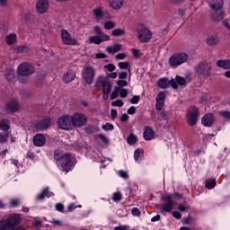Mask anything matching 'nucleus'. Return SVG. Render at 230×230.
I'll list each match as a JSON object with an SVG mask.
<instances>
[{"instance_id":"9b49d317","label":"nucleus","mask_w":230,"mask_h":230,"mask_svg":"<svg viewBox=\"0 0 230 230\" xmlns=\"http://www.w3.org/2000/svg\"><path fill=\"white\" fill-rule=\"evenodd\" d=\"M96 75V72L94 71V67L93 66H84L83 68V80H84L85 84L91 85L93 82H94V76Z\"/></svg>"},{"instance_id":"4be33fe9","label":"nucleus","mask_w":230,"mask_h":230,"mask_svg":"<svg viewBox=\"0 0 230 230\" xmlns=\"http://www.w3.org/2000/svg\"><path fill=\"white\" fill-rule=\"evenodd\" d=\"M32 141L34 146H44V145H46V137L42 134H36Z\"/></svg>"},{"instance_id":"de8ad7c7","label":"nucleus","mask_w":230,"mask_h":230,"mask_svg":"<svg viewBox=\"0 0 230 230\" xmlns=\"http://www.w3.org/2000/svg\"><path fill=\"white\" fill-rule=\"evenodd\" d=\"M118 66L119 69H128L130 67V63L128 62H119Z\"/></svg>"},{"instance_id":"39448f33","label":"nucleus","mask_w":230,"mask_h":230,"mask_svg":"<svg viewBox=\"0 0 230 230\" xmlns=\"http://www.w3.org/2000/svg\"><path fill=\"white\" fill-rule=\"evenodd\" d=\"M188 60V54L184 52L175 53L169 58V64L171 67H179V66H182Z\"/></svg>"},{"instance_id":"7ed1b4c3","label":"nucleus","mask_w":230,"mask_h":230,"mask_svg":"<svg viewBox=\"0 0 230 230\" xmlns=\"http://www.w3.org/2000/svg\"><path fill=\"white\" fill-rule=\"evenodd\" d=\"M193 69L196 75L202 78H208L211 75V65L206 60L199 61L194 66Z\"/></svg>"},{"instance_id":"f03ea898","label":"nucleus","mask_w":230,"mask_h":230,"mask_svg":"<svg viewBox=\"0 0 230 230\" xmlns=\"http://www.w3.org/2000/svg\"><path fill=\"white\" fill-rule=\"evenodd\" d=\"M208 5L212 21L218 22L224 19V0H208Z\"/></svg>"},{"instance_id":"5701e85b","label":"nucleus","mask_w":230,"mask_h":230,"mask_svg":"<svg viewBox=\"0 0 230 230\" xmlns=\"http://www.w3.org/2000/svg\"><path fill=\"white\" fill-rule=\"evenodd\" d=\"M174 82L177 84V85H180L181 87H186L190 82H191V77H187L185 79L184 77L177 75L174 78Z\"/></svg>"},{"instance_id":"e2e57ef3","label":"nucleus","mask_w":230,"mask_h":230,"mask_svg":"<svg viewBox=\"0 0 230 230\" xmlns=\"http://www.w3.org/2000/svg\"><path fill=\"white\" fill-rule=\"evenodd\" d=\"M129 118L130 117L127 113H123L120 117L121 123H125V122L128 121Z\"/></svg>"},{"instance_id":"4c0bfd02","label":"nucleus","mask_w":230,"mask_h":230,"mask_svg":"<svg viewBox=\"0 0 230 230\" xmlns=\"http://www.w3.org/2000/svg\"><path fill=\"white\" fill-rule=\"evenodd\" d=\"M93 15L96 19H103V11H102V8H95L93 9Z\"/></svg>"},{"instance_id":"dca6fc26","label":"nucleus","mask_w":230,"mask_h":230,"mask_svg":"<svg viewBox=\"0 0 230 230\" xmlns=\"http://www.w3.org/2000/svg\"><path fill=\"white\" fill-rule=\"evenodd\" d=\"M137 39L140 42H143V43L150 42V40L152 39V31L150 30L138 31Z\"/></svg>"},{"instance_id":"6ab92c4d","label":"nucleus","mask_w":230,"mask_h":230,"mask_svg":"<svg viewBox=\"0 0 230 230\" xmlns=\"http://www.w3.org/2000/svg\"><path fill=\"white\" fill-rule=\"evenodd\" d=\"M201 123L204 127H213L215 123V115L213 113H207L201 119Z\"/></svg>"},{"instance_id":"603ef678","label":"nucleus","mask_w":230,"mask_h":230,"mask_svg":"<svg viewBox=\"0 0 230 230\" xmlns=\"http://www.w3.org/2000/svg\"><path fill=\"white\" fill-rule=\"evenodd\" d=\"M104 69H107L110 73H112V71H116V66L114 64H108L104 66Z\"/></svg>"},{"instance_id":"aec40b11","label":"nucleus","mask_w":230,"mask_h":230,"mask_svg":"<svg viewBox=\"0 0 230 230\" xmlns=\"http://www.w3.org/2000/svg\"><path fill=\"white\" fill-rule=\"evenodd\" d=\"M143 137L146 141H152V139L155 137V132L154 131V128H152L150 126H146L144 128Z\"/></svg>"},{"instance_id":"8fccbe9b","label":"nucleus","mask_w":230,"mask_h":230,"mask_svg":"<svg viewBox=\"0 0 230 230\" xmlns=\"http://www.w3.org/2000/svg\"><path fill=\"white\" fill-rule=\"evenodd\" d=\"M5 78L8 82H13V80H15V75L12 72H7L5 74Z\"/></svg>"},{"instance_id":"cd10ccee","label":"nucleus","mask_w":230,"mask_h":230,"mask_svg":"<svg viewBox=\"0 0 230 230\" xmlns=\"http://www.w3.org/2000/svg\"><path fill=\"white\" fill-rule=\"evenodd\" d=\"M5 42L8 46H13L17 42V34L10 33L9 35L5 36Z\"/></svg>"},{"instance_id":"2f4dec72","label":"nucleus","mask_w":230,"mask_h":230,"mask_svg":"<svg viewBox=\"0 0 230 230\" xmlns=\"http://www.w3.org/2000/svg\"><path fill=\"white\" fill-rule=\"evenodd\" d=\"M206 43L208 46H216V44H218V36H208L206 40Z\"/></svg>"},{"instance_id":"0eeeda50","label":"nucleus","mask_w":230,"mask_h":230,"mask_svg":"<svg viewBox=\"0 0 230 230\" xmlns=\"http://www.w3.org/2000/svg\"><path fill=\"white\" fill-rule=\"evenodd\" d=\"M33 73H35V66L28 62L22 63L17 67V74L20 76H30Z\"/></svg>"},{"instance_id":"b1692460","label":"nucleus","mask_w":230,"mask_h":230,"mask_svg":"<svg viewBox=\"0 0 230 230\" xmlns=\"http://www.w3.org/2000/svg\"><path fill=\"white\" fill-rule=\"evenodd\" d=\"M108 82L109 80H107L105 75H99L95 81L94 87L100 89V87H104Z\"/></svg>"},{"instance_id":"c03bdc74","label":"nucleus","mask_w":230,"mask_h":230,"mask_svg":"<svg viewBox=\"0 0 230 230\" xmlns=\"http://www.w3.org/2000/svg\"><path fill=\"white\" fill-rule=\"evenodd\" d=\"M85 132L86 134H94V132H96V127L93 125H88L85 128Z\"/></svg>"},{"instance_id":"a878e982","label":"nucleus","mask_w":230,"mask_h":230,"mask_svg":"<svg viewBox=\"0 0 230 230\" xmlns=\"http://www.w3.org/2000/svg\"><path fill=\"white\" fill-rule=\"evenodd\" d=\"M76 78V74L73 70H69L66 74L64 75L63 80L66 84L73 82Z\"/></svg>"},{"instance_id":"052dcab7","label":"nucleus","mask_w":230,"mask_h":230,"mask_svg":"<svg viewBox=\"0 0 230 230\" xmlns=\"http://www.w3.org/2000/svg\"><path fill=\"white\" fill-rule=\"evenodd\" d=\"M115 58H117V60H125V58H127V54L119 53L115 56Z\"/></svg>"},{"instance_id":"412c9836","label":"nucleus","mask_w":230,"mask_h":230,"mask_svg":"<svg viewBox=\"0 0 230 230\" xmlns=\"http://www.w3.org/2000/svg\"><path fill=\"white\" fill-rule=\"evenodd\" d=\"M50 199V197H55V193L49 190V187H45L40 194L36 197V200H44V199Z\"/></svg>"},{"instance_id":"f3484780","label":"nucleus","mask_w":230,"mask_h":230,"mask_svg":"<svg viewBox=\"0 0 230 230\" xmlns=\"http://www.w3.org/2000/svg\"><path fill=\"white\" fill-rule=\"evenodd\" d=\"M49 9V0H38L36 3V10L38 13H46Z\"/></svg>"},{"instance_id":"c9c22d12","label":"nucleus","mask_w":230,"mask_h":230,"mask_svg":"<svg viewBox=\"0 0 230 230\" xmlns=\"http://www.w3.org/2000/svg\"><path fill=\"white\" fill-rule=\"evenodd\" d=\"M8 132H0V144L1 145H4V143H6V141H8Z\"/></svg>"},{"instance_id":"a18cd8bd","label":"nucleus","mask_w":230,"mask_h":230,"mask_svg":"<svg viewBox=\"0 0 230 230\" xmlns=\"http://www.w3.org/2000/svg\"><path fill=\"white\" fill-rule=\"evenodd\" d=\"M116 26V24L111 21H107L104 23V30H112L114 27Z\"/></svg>"},{"instance_id":"338daca9","label":"nucleus","mask_w":230,"mask_h":230,"mask_svg":"<svg viewBox=\"0 0 230 230\" xmlns=\"http://www.w3.org/2000/svg\"><path fill=\"white\" fill-rule=\"evenodd\" d=\"M172 217L174 218H177V220H181V218H182V215L179 211H173L172 212Z\"/></svg>"},{"instance_id":"13d9d810","label":"nucleus","mask_w":230,"mask_h":230,"mask_svg":"<svg viewBox=\"0 0 230 230\" xmlns=\"http://www.w3.org/2000/svg\"><path fill=\"white\" fill-rule=\"evenodd\" d=\"M117 85H119V87H127V85H128V82L125 81V80H119L117 82Z\"/></svg>"},{"instance_id":"f8f14e48","label":"nucleus","mask_w":230,"mask_h":230,"mask_svg":"<svg viewBox=\"0 0 230 230\" xmlns=\"http://www.w3.org/2000/svg\"><path fill=\"white\" fill-rule=\"evenodd\" d=\"M156 85L159 87V89H168L170 85L172 87V89H179V85L173 78L171 80H168L166 77L159 78L156 82Z\"/></svg>"},{"instance_id":"69168bd1","label":"nucleus","mask_w":230,"mask_h":230,"mask_svg":"<svg viewBox=\"0 0 230 230\" xmlns=\"http://www.w3.org/2000/svg\"><path fill=\"white\" fill-rule=\"evenodd\" d=\"M131 52H132L134 58H139V49H131Z\"/></svg>"},{"instance_id":"423d86ee","label":"nucleus","mask_w":230,"mask_h":230,"mask_svg":"<svg viewBox=\"0 0 230 230\" xmlns=\"http://www.w3.org/2000/svg\"><path fill=\"white\" fill-rule=\"evenodd\" d=\"M199 108L197 106H191L190 108H189L188 111H187V123L190 126V127H195V125H197V121L199 119Z\"/></svg>"},{"instance_id":"c85d7f7f","label":"nucleus","mask_w":230,"mask_h":230,"mask_svg":"<svg viewBox=\"0 0 230 230\" xmlns=\"http://www.w3.org/2000/svg\"><path fill=\"white\" fill-rule=\"evenodd\" d=\"M217 66L222 69H230V59H219L217 61Z\"/></svg>"},{"instance_id":"9d476101","label":"nucleus","mask_w":230,"mask_h":230,"mask_svg":"<svg viewBox=\"0 0 230 230\" xmlns=\"http://www.w3.org/2000/svg\"><path fill=\"white\" fill-rule=\"evenodd\" d=\"M96 33H97V35L91 36L89 38L90 44H96L97 46H100V44H102V42L111 40V37L109 35L103 33L102 31L97 30Z\"/></svg>"},{"instance_id":"774afa93","label":"nucleus","mask_w":230,"mask_h":230,"mask_svg":"<svg viewBox=\"0 0 230 230\" xmlns=\"http://www.w3.org/2000/svg\"><path fill=\"white\" fill-rule=\"evenodd\" d=\"M128 225H124V226H115L114 230H128Z\"/></svg>"},{"instance_id":"ddd939ff","label":"nucleus","mask_w":230,"mask_h":230,"mask_svg":"<svg viewBox=\"0 0 230 230\" xmlns=\"http://www.w3.org/2000/svg\"><path fill=\"white\" fill-rule=\"evenodd\" d=\"M58 126L63 130H71L73 128V119L69 115H63L58 121Z\"/></svg>"},{"instance_id":"1a4fd4ad","label":"nucleus","mask_w":230,"mask_h":230,"mask_svg":"<svg viewBox=\"0 0 230 230\" xmlns=\"http://www.w3.org/2000/svg\"><path fill=\"white\" fill-rule=\"evenodd\" d=\"M73 127L82 128L87 125V117L84 113L75 112L71 116Z\"/></svg>"},{"instance_id":"473e14b6","label":"nucleus","mask_w":230,"mask_h":230,"mask_svg":"<svg viewBox=\"0 0 230 230\" xmlns=\"http://www.w3.org/2000/svg\"><path fill=\"white\" fill-rule=\"evenodd\" d=\"M215 186H217V180L215 179L206 180L205 188H207V190H213Z\"/></svg>"},{"instance_id":"a19ab883","label":"nucleus","mask_w":230,"mask_h":230,"mask_svg":"<svg viewBox=\"0 0 230 230\" xmlns=\"http://www.w3.org/2000/svg\"><path fill=\"white\" fill-rule=\"evenodd\" d=\"M123 199V196L121 195V192L118 191L113 193L112 195V200H114V202H120V200Z\"/></svg>"},{"instance_id":"f257e3e1","label":"nucleus","mask_w":230,"mask_h":230,"mask_svg":"<svg viewBox=\"0 0 230 230\" xmlns=\"http://www.w3.org/2000/svg\"><path fill=\"white\" fill-rule=\"evenodd\" d=\"M54 160L60 172L69 173L76 166V157L71 153H64L61 149L54 151Z\"/></svg>"},{"instance_id":"4468645a","label":"nucleus","mask_w":230,"mask_h":230,"mask_svg":"<svg viewBox=\"0 0 230 230\" xmlns=\"http://www.w3.org/2000/svg\"><path fill=\"white\" fill-rule=\"evenodd\" d=\"M61 39L66 46H78V40L72 37L67 30H61Z\"/></svg>"},{"instance_id":"4d7b16f0","label":"nucleus","mask_w":230,"mask_h":230,"mask_svg":"<svg viewBox=\"0 0 230 230\" xmlns=\"http://www.w3.org/2000/svg\"><path fill=\"white\" fill-rule=\"evenodd\" d=\"M131 213L133 217H141V211H139V208H133Z\"/></svg>"},{"instance_id":"2eb2a0df","label":"nucleus","mask_w":230,"mask_h":230,"mask_svg":"<svg viewBox=\"0 0 230 230\" xmlns=\"http://www.w3.org/2000/svg\"><path fill=\"white\" fill-rule=\"evenodd\" d=\"M4 111L7 112V114H14V112H19V102L13 99L9 101L4 106Z\"/></svg>"},{"instance_id":"ea45409f","label":"nucleus","mask_w":230,"mask_h":230,"mask_svg":"<svg viewBox=\"0 0 230 230\" xmlns=\"http://www.w3.org/2000/svg\"><path fill=\"white\" fill-rule=\"evenodd\" d=\"M102 93H111V92L112 91V84H111V81H108L106 83V85L102 87Z\"/></svg>"},{"instance_id":"72a5a7b5","label":"nucleus","mask_w":230,"mask_h":230,"mask_svg":"<svg viewBox=\"0 0 230 230\" xmlns=\"http://www.w3.org/2000/svg\"><path fill=\"white\" fill-rule=\"evenodd\" d=\"M158 119H159L160 121H168V120L170 119V114H169L168 111H162L159 113Z\"/></svg>"},{"instance_id":"37998d69","label":"nucleus","mask_w":230,"mask_h":230,"mask_svg":"<svg viewBox=\"0 0 230 230\" xmlns=\"http://www.w3.org/2000/svg\"><path fill=\"white\" fill-rule=\"evenodd\" d=\"M111 35L113 37H121V35H125V30H113Z\"/></svg>"},{"instance_id":"393cba45","label":"nucleus","mask_w":230,"mask_h":230,"mask_svg":"<svg viewBox=\"0 0 230 230\" xmlns=\"http://www.w3.org/2000/svg\"><path fill=\"white\" fill-rule=\"evenodd\" d=\"M145 157V151L143 150V148H137V150H135L134 152V159L137 163H141V161H143Z\"/></svg>"},{"instance_id":"20e7f679","label":"nucleus","mask_w":230,"mask_h":230,"mask_svg":"<svg viewBox=\"0 0 230 230\" xmlns=\"http://www.w3.org/2000/svg\"><path fill=\"white\" fill-rule=\"evenodd\" d=\"M22 218L19 214L11 215L5 221L2 222L0 230H16V226L21 224Z\"/></svg>"},{"instance_id":"49530a36","label":"nucleus","mask_w":230,"mask_h":230,"mask_svg":"<svg viewBox=\"0 0 230 230\" xmlns=\"http://www.w3.org/2000/svg\"><path fill=\"white\" fill-rule=\"evenodd\" d=\"M166 100V95L164 94V92H160L157 96L155 102H164Z\"/></svg>"},{"instance_id":"f704fd0d","label":"nucleus","mask_w":230,"mask_h":230,"mask_svg":"<svg viewBox=\"0 0 230 230\" xmlns=\"http://www.w3.org/2000/svg\"><path fill=\"white\" fill-rule=\"evenodd\" d=\"M127 143L128 145H136L137 143V137L133 133L129 134V136L127 138Z\"/></svg>"},{"instance_id":"7c9ffc66","label":"nucleus","mask_w":230,"mask_h":230,"mask_svg":"<svg viewBox=\"0 0 230 230\" xmlns=\"http://www.w3.org/2000/svg\"><path fill=\"white\" fill-rule=\"evenodd\" d=\"M110 6H111L113 10H119V8L123 6V0H110Z\"/></svg>"},{"instance_id":"09e8293b","label":"nucleus","mask_w":230,"mask_h":230,"mask_svg":"<svg viewBox=\"0 0 230 230\" xmlns=\"http://www.w3.org/2000/svg\"><path fill=\"white\" fill-rule=\"evenodd\" d=\"M139 100H141V97L139 95H134L131 99H130V103L132 105H137V103H139Z\"/></svg>"},{"instance_id":"6e6552de","label":"nucleus","mask_w":230,"mask_h":230,"mask_svg":"<svg viewBox=\"0 0 230 230\" xmlns=\"http://www.w3.org/2000/svg\"><path fill=\"white\" fill-rule=\"evenodd\" d=\"M161 200L164 203L160 205L162 211L164 213H172L175 202L172 199V195H162Z\"/></svg>"},{"instance_id":"680f3d73","label":"nucleus","mask_w":230,"mask_h":230,"mask_svg":"<svg viewBox=\"0 0 230 230\" xmlns=\"http://www.w3.org/2000/svg\"><path fill=\"white\" fill-rule=\"evenodd\" d=\"M119 96L120 98H127V96H128V91L123 88L122 90H120Z\"/></svg>"},{"instance_id":"5fc2aeb1","label":"nucleus","mask_w":230,"mask_h":230,"mask_svg":"<svg viewBox=\"0 0 230 230\" xmlns=\"http://www.w3.org/2000/svg\"><path fill=\"white\" fill-rule=\"evenodd\" d=\"M112 107H123L124 103L121 100H117L111 102Z\"/></svg>"},{"instance_id":"bb28decb","label":"nucleus","mask_w":230,"mask_h":230,"mask_svg":"<svg viewBox=\"0 0 230 230\" xmlns=\"http://www.w3.org/2000/svg\"><path fill=\"white\" fill-rule=\"evenodd\" d=\"M10 120L8 119H2L0 120V130L3 132H8L10 130Z\"/></svg>"},{"instance_id":"c756f323","label":"nucleus","mask_w":230,"mask_h":230,"mask_svg":"<svg viewBox=\"0 0 230 230\" xmlns=\"http://www.w3.org/2000/svg\"><path fill=\"white\" fill-rule=\"evenodd\" d=\"M121 44L115 43L112 47L109 46L106 48V51H108L110 54L112 53H118V51H121Z\"/></svg>"},{"instance_id":"79ce46f5","label":"nucleus","mask_w":230,"mask_h":230,"mask_svg":"<svg viewBox=\"0 0 230 230\" xmlns=\"http://www.w3.org/2000/svg\"><path fill=\"white\" fill-rule=\"evenodd\" d=\"M11 208H19L21 206V199H13L10 200Z\"/></svg>"},{"instance_id":"58836bf2","label":"nucleus","mask_w":230,"mask_h":230,"mask_svg":"<svg viewBox=\"0 0 230 230\" xmlns=\"http://www.w3.org/2000/svg\"><path fill=\"white\" fill-rule=\"evenodd\" d=\"M30 51V49L26 45H22L16 48V52L18 53H28Z\"/></svg>"},{"instance_id":"a211bd4d","label":"nucleus","mask_w":230,"mask_h":230,"mask_svg":"<svg viewBox=\"0 0 230 230\" xmlns=\"http://www.w3.org/2000/svg\"><path fill=\"white\" fill-rule=\"evenodd\" d=\"M49 125H51V119L49 117H46L36 122L35 128H37V130H46L47 128H49Z\"/></svg>"},{"instance_id":"6e6d98bb","label":"nucleus","mask_w":230,"mask_h":230,"mask_svg":"<svg viewBox=\"0 0 230 230\" xmlns=\"http://www.w3.org/2000/svg\"><path fill=\"white\" fill-rule=\"evenodd\" d=\"M56 211H59V213H64V204L57 203L55 206Z\"/></svg>"},{"instance_id":"bf43d9fd","label":"nucleus","mask_w":230,"mask_h":230,"mask_svg":"<svg viewBox=\"0 0 230 230\" xmlns=\"http://www.w3.org/2000/svg\"><path fill=\"white\" fill-rule=\"evenodd\" d=\"M119 175L122 179H128V172H127L126 171H123V170L119 171Z\"/></svg>"},{"instance_id":"0e129e2a","label":"nucleus","mask_w":230,"mask_h":230,"mask_svg":"<svg viewBox=\"0 0 230 230\" xmlns=\"http://www.w3.org/2000/svg\"><path fill=\"white\" fill-rule=\"evenodd\" d=\"M128 76V73H127V72H120V73H119V80H127Z\"/></svg>"},{"instance_id":"864d4df0","label":"nucleus","mask_w":230,"mask_h":230,"mask_svg":"<svg viewBox=\"0 0 230 230\" xmlns=\"http://www.w3.org/2000/svg\"><path fill=\"white\" fill-rule=\"evenodd\" d=\"M103 130H114V125L111 123L107 122L105 125L102 126Z\"/></svg>"},{"instance_id":"3c124183","label":"nucleus","mask_w":230,"mask_h":230,"mask_svg":"<svg viewBox=\"0 0 230 230\" xmlns=\"http://www.w3.org/2000/svg\"><path fill=\"white\" fill-rule=\"evenodd\" d=\"M163 107H164V101H155V109L156 111H163Z\"/></svg>"},{"instance_id":"e433bc0d","label":"nucleus","mask_w":230,"mask_h":230,"mask_svg":"<svg viewBox=\"0 0 230 230\" xmlns=\"http://www.w3.org/2000/svg\"><path fill=\"white\" fill-rule=\"evenodd\" d=\"M219 116L226 119V121H230V111H219Z\"/></svg>"}]
</instances>
